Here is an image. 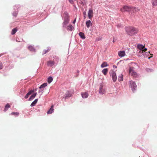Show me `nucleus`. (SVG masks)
<instances>
[{"label": "nucleus", "mask_w": 157, "mask_h": 157, "mask_svg": "<svg viewBox=\"0 0 157 157\" xmlns=\"http://www.w3.org/2000/svg\"><path fill=\"white\" fill-rule=\"evenodd\" d=\"M34 92V91L33 90H31L30 91L26 94V95L25 96V99H27V98L29 96V95H30L32 93H33V92Z\"/></svg>", "instance_id": "f3484780"}, {"label": "nucleus", "mask_w": 157, "mask_h": 157, "mask_svg": "<svg viewBox=\"0 0 157 157\" xmlns=\"http://www.w3.org/2000/svg\"><path fill=\"white\" fill-rule=\"evenodd\" d=\"M79 35L82 39H85V37L84 33L82 32H80L79 33Z\"/></svg>", "instance_id": "b1692460"}, {"label": "nucleus", "mask_w": 157, "mask_h": 157, "mask_svg": "<svg viewBox=\"0 0 157 157\" xmlns=\"http://www.w3.org/2000/svg\"><path fill=\"white\" fill-rule=\"evenodd\" d=\"M86 27L87 28H89L90 26H91L92 25V22H91V21L89 20L86 22Z\"/></svg>", "instance_id": "ddd939ff"}, {"label": "nucleus", "mask_w": 157, "mask_h": 157, "mask_svg": "<svg viewBox=\"0 0 157 157\" xmlns=\"http://www.w3.org/2000/svg\"><path fill=\"white\" fill-rule=\"evenodd\" d=\"M151 3L153 6H157V0H151Z\"/></svg>", "instance_id": "aec40b11"}, {"label": "nucleus", "mask_w": 157, "mask_h": 157, "mask_svg": "<svg viewBox=\"0 0 157 157\" xmlns=\"http://www.w3.org/2000/svg\"><path fill=\"white\" fill-rule=\"evenodd\" d=\"M144 46H143L142 44H138L137 45V48L140 49V51L139 53H141V52L142 50L144 48Z\"/></svg>", "instance_id": "2eb2a0df"}, {"label": "nucleus", "mask_w": 157, "mask_h": 157, "mask_svg": "<svg viewBox=\"0 0 157 157\" xmlns=\"http://www.w3.org/2000/svg\"><path fill=\"white\" fill-rule=\"evenodd\" d=\"M17 28H15L12 29L11 32V34L13 35L14 34L17 32Z\"/></svg>", "instance_id": "a878e982"}, {"label": "nucleus", "mask_w": 157, "mask_h": 157, "mask_svg": "<svg viewBox=\"0 0 157 157\" xmlns=\"http://www.w3.org/2000/svg\"><path fill=\"white\" fill-rule=\"evenodd\" d=\"M53 58H56V59H59L58 57H57V56H54Z\"/></svg>", "instance_id": "ea45409f"}, {"label": "nucleus", "mask_w": 157, "mask_h": 157, "mask_svg": "<svg viewBox=\"0 0 157 157\" xmlns=\"http://www.w3.org/2000/svg\"><path fill=\"white\" fill-rule=\"evenodd\" d=\"M76 18H75L74 20L73 21V23L74 24H75V22H76Z\"/></svg>", "instance_id": "58836bf2"}, {"label": "nucleus", "mask_w": 157, "mask_h": 157, "mask_svg": "<svg viewBox=\"0 0 157 157\" xmlns=\"http://www.w3.org/2000/svg\"><path fill=\"white\" fill-rule=\"evenodd\" d=\"M130 74L134 77H136L138 75L134 71V68L133 67H131L129 68Z\"/></svg>", "instance_id": "20e7f679"}, {"label": "nucleus", "mask_w": 157, "mask_h": 157, "mask_svg": "<svg viewBox=\"0 0 157 157\" xmlns=\"http://www.w3.org/2000/svg\"><path fill=\"white\" fill-rule=\"evenodd\" d=\"M71 96V93L68 91H67L65 94L64 98H65L67 99L69 98Z\"/></svg>", "instance_id": "9d476101"}, {"label": "nucleus", "mask_w": 157, "mask_h": 157, "mask_svg": "<svg viewBox=\"0 0 157 157\" xmlns=\"http://www.w3.org/2000/svg\"><path fill=\"white\" fill-rule=\"evenodd\" d=\"M81 95L83 98H87L88 96V94L86 92H84L82 93Z\"/></svg>", "instance_id": "9b49d317"}, {"label": "nucleus", "mask_w": 157, "mask_h": 157, "mask_svg": "<svg viewBox=\"0 0 157 157\" xmlns=\"http://www.w3.org/2000/svg\"><path fill=\"white\" fill-rule=\"evenodd\" d=\"M12 115H16L17 116H18L19 114V113L18 112H12L11 113Z\"/></svg>", "instance_id": "72a5a7b5"}, {"label": "nucleus", "mask_w": 157, "mask_h": 157, "mask_svg": "<svg viewBox=\"0 0 157 157\" xmlns=\"http://www.w3.org/2000/svg\"><path fill=\"white\" fill-rule=\"evenodd\" d=\"M64 21L63 23V27H65L69 23V16L68 14L67 13H64L63 16Z\"/></svg>", "instance_id": "f03ea898"}, {"label": "nucleus", "mask_w": 157, "mask_h": 157, "mask_svg": "<svg viewBox=\"0 0 157 157\" xmlns=\"http://www.w3.org/2000/svg\"><path fill=\"white\" fill-rule=\"evenodd\" d=\"M2 68V62H0V69Z\"/></svg>", "instance_id": "c9c22d12"}, {"label": "nucleus", "mask_w": 157, "mask_h": 157, "mask_svg": "<svg viewBox=\"0 0 157 157\" xmlns=\"http://www.w3.org/2000/svg\"><path fill=\"white\" fill-rule=\"evenodd\" d=\"M51 48H48V49H47L46 50H45L44 51V53H43V54H46V53H47V52H49V50H50Z\"/></svg>", "instance_id": "2f4dec72"}, {"label": "nucleus", "mask_w": 157, "mask_h": 157, "mask_svg": "<svg viewBox=\"0 0 157 157\" xmlns=\"http://www.w3.org/2000/svg\"><path fill=\"white\" fill-rule=\"evenodd\" d=\"M17 13H13V15L15 17H16L17 15Z\"/></svg>", "instance_id": "4c0bfd02"}, {"label": "nucleus", "mask_w": 157, "mask_h": 157, "mask_svg": "<svg viewBox=\"0 0 157 157\" xmlns=\"http://www.w3.org/2000/svg\"><path fill=\"white\" fill-rule=\"evenodd\" d=\"M109 73L110 75L112 77L113 81L114 82H115L117 79V76L115 72L113 70H111Z\"/></svg>", "instance_id": "39448f33"}, {"label": "nucleus", "mask_w": 157, "mask_h": 157, "mask_svg": "<svg viewBox=\"0 0 157 157\" xmlns=\"http://www.w3.org/2000/svg\"><path fill=\"white\" fill-rule=\"evenodd\" d=\"M136 9V10H133L132 9H130V11H132L133 12H135L137 11H138L139 10L136 8L134 7Z\"/></svg>", "instance_id": "7c9ffc66"}, {"label": "nucleus", "mask_w": 157, "mask_h": 157, "mask_svg": "<svg viewBox=\"0 0 157 157\" xmlns=\"http://www.w3.org/2000/svg\"><path fill=\"white\" fill-rule=\"evenodd\" d=\"M125 30L127 34L131 36H132L137 33L138 30L133 27H128L125 28Z\"/></svg>", "instance_id": "f257e3e1"}, {"label": "nucleus", "mask_w": 157, "mask_h": 157, "mask_svg": "<svg viewBox=\"0 0 157 157\" xmlns=\"http://www.w3.org/2000/svg\"><path fill=\"white\" fill-rule=\"evenodd\" d=\"M69 2L71 4H73L74 2L73 0H69Z\"/></svg>", "instance_id": "e433bc0d"}, {"label": "nucleus", "mask_w": 157, "mask_h": 157, "mask_svg": "<svg viewBox=\"0 0 157 157\" xmlns=\"http://www.w3.org/2000/svg\"><path fill=\"white\" fill-rule=\"evenodd\" d=\"M88 17L89 19H91L93 17L94 13L92 9H90L89 10L88 13Z\"/></svg>", "instance_id": "0eeeda50"}, {"label": "nucleus", "mask_w": 157, "mask_h": 157, "mask_svg": "<svg viewBox=\"0 0 157 157\" xmlns=\"http://www.w3.org/2000/svg\"><path fill=\"white\" fill-rule=\"evenodd\" d=\"M125 53L124 51H122L119 52H118V55L119 56L122 57L125 56Z\"/></svg>", "instance_id": "1a4fd4ad"}, {"label": "nucleus", "mask_w": 157, "mask_h": 157, "mask_svg": "<svg viewBox=\"0 0 157 157\" xmlns=\"http://www.w3.org/2000/svg\"><path fill=\"white\" fill-rule=\"evenodd\" d=\"M108 66L107 62H103L101 65V68H104V67H107Z\"/></svg>", "instance_id": "6ab92c4d"}, {"label": "nucleus", "mask_w": 157, "mask_h": 157, "mask_svg": "<svg viewBox=\"0 0 157 157\" xmlns=\"http://www.w3.org/2000/svg\"><path fill=\"white\" fill-rule=\"evenodd\" d=\"M38 100V99H36L31 104V106H33L35 105Z\"/></svg>", "instance_id": "5701e85b"}, {"label": "nucleus", "mask_w": 157, "mask_h": 157, "mask_svg": "<svg viewBox=\"0 0 157 157\" xmlns=\"http://www.w3.org/2000/svg\"><path fill=\"white\" fill-rule=\"evenodd\" d=\"M113 67H115V68L117 67L115 65H113Z\"/></svg>", "instance_id": "79ce46f5"}, {"label": "nucleus", "mask_w": 157, "mask_h": 157, "mask_svg": "<svg viewBox=\"0 0 157 157\" xmlns=\"http://www.w3.org/2000/svg\"><path fill=\"white\" fill-rule=\"evenodd\" d=\"M150 55H151V56L150 57H148V58L149 59H150V58H151V57H152V55H153L152 54H150Z\"/></svg>", "instance_id": "a19ab883"}, {"label": "nucleus", "mask_w": 157, "mask_h": 157, "mask_svg": "<svg viewBox=\"0 0 157 157\" xmlns=\"http://www.w3.org/2000/svg\"><path fill=\"white\" fill-rule=\"evenodd\" d=\"M147 54H146V53H144L143 54V55L144 56V57H147L148 56H149V54L150 53V52H148V53L147 52H146Z\"/></svg>", "instance_id": "c756f323"}, {"label": "nucleus", "mask_w": 157, "mask_h": 157, "mask_svg": "<svg viewBox=\"0 0 157 157\" xmlns=\"http://www.w3.org/2000/svg\"><path fill=\"white\" fill-rule=\"evenodd\" d=\"M30 51L33 52H35V49L32 46H29L28 47Z\"/></svg>", "instance_id": "412c9836"}, {"label": "nucleus", "mask_w": 157, "mask_h": 157, "mask_svg": "<svg viewBox=\"0 0 157 157\" xmlns=\"http://www.w3.org/2000/svg\"><path fill=\"white\" fill-rule=\"evenodd\" d=\"M47 83H44L40 86L39 87V88L41 89L42 88H44L47 86Z\"/></svg>", "instance_id": "bb28decb"}, {"label": "nucleus", "mask_w": 157, "mask_h": 157, "mask_svg": "<svg viewBox=\"0 0 157 157\" xmlns=\"http://www.w3.org/2000/svg\"><path fill=\"white\" fill-rule=\"evenodd\" d=\"M83 15H84V18L85 19L86 18V13L85 12H83Z\"/></svg>", "instance_id": "f704fd0d"}, {"label": "nucleus", "mask_w": 157, "mask_h": 157, "mask_svg": "<svg viewBox=\"0 0 157 157\" xmlns=\"http://www.w3.org/2000/svg\"><path fill=\"white\" fill-rule=\"evenodd\" d=\"M54 64L55 62L53 61L50 60L47 62L48 65L50 67H52Z\"/></svg>", "instance_id": "dca6fc26"}, {"label": "nucleus", "mask_w": 157, "mask_h": 157, "mask_svg": "<svg viewBox=\"0 0 157 157\" xmlns=\"http://www.w3.org/2000/svg\"><path fill=\"white\" fill-rule=\"evenodd\" d=\"M130 87L132 88V91H134L137 87V86L136 84L134 82H133L132 81H130Z\"/></svg>", "instance_id": "423d86ee"}, {"label": "nucleus", "mask_w": 157, "mask_h": 157, "mask_svg": "<svg viewBox=\"0 0 157 157\" xmlns=\"http://www.w3.org/2000/svg\"><path fill=\"white\" fill-rule=\"evenodd\" d=\"M10 107V105H9V104H7L5 106L4 111H6Z\"/></svg>", "instance_id": "393cba45"}, {"label": "nucleus", "mask_w": 157, "mask_h": 157, "mask_svg": "<svg viewBox=\"0 0 157 157\" xmlns=\"http://www.w3.org/2000/svg\"><path fill=\"white\" fill-rule=\"evenodd\" d=\"M37 93H36L32 95L30 97V98H29V101H31L36 96V95Z\"/></svg>", "instance_id": "4be33fe9"}, {"label": "nucleus", "mask_w": 157, "mask_h": 157, "mask_svg": "<svg viewBox=\"0 0 157 157\" xmlns=\"http://www.w3.org/2000/svg\"><path fill=\"white\" fill-rule=\"evenodd\" d=\"M74 28L73 26L71 25H69L67 27V30L70 31H72Z\"/></svg>", "instance_id": "4468645a"}, {"label": "nucleus", "mask_w": 157, "mask_h": 157, "mask_svg": "<svg viewBox=\"0 0 157 157\" xmlns=\"http://www.w3.org/2000/svg\"><path fill=\"white\" fill-rule=\"evenodd\" d=\"M118 80L119 81H121L123 80V75L122 74L119 76Z\"/></svg>", "instance_id": "cd10ccee"}, {"label": "nucleus", "mask_w": 157, "mask_h": 157, "mask_svg": "<svg viewBox=\"0 0 157 157\" xmlns=\"http://www.w3.org/2000/svg\"><path fill=\"white\" fill-rule=\"evenodd\" d=\"M54 111V105H52L50 109L48 110L47 112V113L48 114H49L52 113V112H53Z\"/></svg>", "instance_id": "f8f14e48"}, {"label": "nucleus", "mask_w": 157, "mask_h": 157, "mask_svg": "<svg viewBox=\"0 0 157 157\" xmlns=\"http://www.w3.org/2000/svg\"><path fill=\"white\" fill-rule=\"evenodd\" d=\"M53 80V78L52 77H49L48 79V82L50 83Z\"/></svg>", "instance_id": "c85d7f7f"}, {"label": "nucleus", "mask_w": 157, "mask_h": 157, "mask_svg": "<svg viewBox=\"0 0 157 157\" xmlns=\"http://www.w3.org/2000/svg\"><path fill=\"white\" fill-rule=\"evenodd\" d=\"M147 51V49L146 48H144V49H143L142 50L141 52V53L142 54H144L145 52L146 51Z\"/></svg>", "instance_id": "473e14b6"}, {"label": "nucleus", "mask_w": 157, "mask_h": 157, "mask_svg": "<svg viewBox=\"0 0 157 157\" xmlns=\"http://www.w3.org/2000/svg\"><path fill=\"white\" fill-rule=\"evenodd\" d=\"M108 69L107 68H105L103 69L102 71V72L105 75H106L108 72Z\"/></svg>", "instance_id": "a211bd4d"}, {"label": "nucleus", "mask_w": 157, "mask_h": 157, "mask_svg": "<svg viewBox=\"0 0 157 157\" xmlns=\"http://www.w3.org/2000/svg\"><path fill=\"white\" fill-rule=\"evenodd\" d=\"M130 9H132L133 10H136V9L134 7H130L128 6H124L120 10L122 12L125 11L130 12Z\"/></svg>", "instance_id": "7ed1b4c3"}, {"label": "nucleus", "mask_w": 157, "mask_h": 157, "mask_svg": "<svg viewBox=\"0 0 157 157\" xmlns=\"http://www.w3.org/2000/svg\"><path fill=\"white\" fill-rule=\"evenodd\" d=\"M103 86L102 84L101 83L100 84L99 92L100 94H102L105 93V90L103 88Z\"/></svg>", "instance_id": "6e6552de"}]
</instances>
